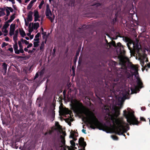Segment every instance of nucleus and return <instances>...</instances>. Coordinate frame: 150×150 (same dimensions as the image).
Wrapping results in <instances>:
<instances>
[{
  "label": "nucleus",
  "instance_id": "obj_32",
  "mask_svg": "<svg viewBox=\"0 0 150 150\" xmlns=\"http://www.w3.org/2000/svg\"><path fill=\"white\" fill-rule=\"evenodd\" d=\"M55 126L58 129H60L61 128V126L59 124L58 122H56Z\"/></svg>",
  "mask_w": 150,
  "mask_h": 150
},
{
  "label": "nucleus",
  "instance_id": "obj_63",
  "mask_svg": "<svg viewBox=\"0 0 150 150\" xmlns=\"http://www.w3.org/2000/svg\"><path fill=\"white\" fill-rule=\"evenodd\" d=\"M39 38H35L34 39V41H36L37 42H38V41H39Z\"/></svg>",
  "mask_w": 150,
  "mask_h": 150
},
{
  "label": "nucleus",
  "instance_id": "obj_6",
  "mask_svg": "<svg viewBox=\"0 0 150 150\" xmlns=\"http://www.w3.org/2000/svg\"><path fill=\"white\" fill-rule=\"evenodd\" d=\"M123 115L127 119V122L131 125H138L139 122L138 119L135 116L134 112H129L128 113L126 110L123 111Z\"/></svg>",
  "mask_w": 150,
  "mask_h": 150
},
{
  "label": "nucleus",
  "instance_id": "obj_15",
  "mask_svg": "<svg viewBox=\"0 0 150 150\" xmlns=\"http://www.w3.org/2000/svg\"><path fill=\"white\" fill-rule=\"evenodd\" d=\"M13 47L15 51V53L19 54L18 50V46L17 42H15L14 45H13Z\"/></svg>",
  "mask_w": 150,
  "mask_h": 150
},
{
  "label": "nucleus",
  "instance_id": "obj_17",
  "mask_svg": "<svg viewBox=\"0 0 150 150\" xmlns=\"http://www.w3.org/2000/svg\"><path fill=\"white\" fill-rule=\"evenodd\" d=\"M49 76H47L46 78L44 77L43 79L42 80V82H43L46 79H47V80L46 82V83L45 84V90H46L47 89V83H48L49 82V81H50V80L49 79Z\"/></svg>",
  "mask_w": 150,
  "mask_h": 150
},
{
  "label": "nucleus",
  "instance_id": "obj_34",
  "mask_svg": "<svg viewBox=\"0 0 150 150\" xmlns=\"http://www.w3.org/2000/svg\"><path fill=\"white\" fill-rule=\"evenodd\" d=\"M80 50H78L76 52V56H75L76 57V59L77 58V57H78L79 56V52H80Z\"/></svg>",
  "mask_w": 150,
  "mask_h": 150
},
{
  "label": "nucleus",
  "instance_id": "obj_14",
  "mask_svg": "<svg viewBox=\"0 0 150 150\" xmlns=\"http://www.w3.org/2000/svg\"><path fill=\"white\" fill-rule=\"evenodd\" d=\"M84 138L83 137H81L79 138V143L80 146L83 145V144H84L85 145V146H86V143L84 141Z\"/></svg>",
  "mask_w": 150,
  "mask_h": 150
},
{
  "label": "nucleus",
  "instance_id": "obj_39",
  "mask_svg": "<svg viewBox=\"0 0 150 150\" xmlns=\"http://www.w3.org/2000/svg\"><path fill=\"white\" fill-rule=\"evenodd\" d=\"M70 143L74 147L75 146V143L73 140H71L70 141Z\"/></svg>",
  "mask_w": 150,
  "mask_h": 150
},
{
  "label": "nucleus",
  "instance_id": "obj_10",
  "mask_svg": "<svg viewBox=\"0 0 150 150\" xmlns=\"http://www.w3.org/2000/svg\"><path fill=\"white\" fill-rule=\"evenodd\" d=\"M45 14L47 17L49 16V15L52 16V14L51 11L49 8V5H47L45 10Z\"/></svg>",
  "mask_w": 150,
  "mask_h": 150
},
{
  "label": "nucleus",
  "instance_id": "obj_3",
  "mask_svg": "<svg viewBox=\"0 0 150 150\" xmlns=\"http://www.w3.org/2000/svg\"><path fill=\"white\" fill-rule=\"evenodd\" d=\"M125 51L124 54L120 53V55L118 56L119 64L121 65V69L126 71L128 68L131 73V74H129V75H139L138 67L129 61L128 58L125 56Z\"/></svg>",
  "mask_w": 150,
  "mask_h": 150
},
{
  "label": "nucleus",
  "instance_id": "obj_42",
  "mask_svg": "<svg viewBox=\"0 0 150 150\" xmlns=\"http://www.w3.org/2000/svg\"><path fill=\"white\" fill-rule=\"evenodd\" d=\"M44 44L43 42H42L41 44V46L40 47V49L41 50H42L44 48Z\"/></svg>",
  "mask_w": 150,
  "mask_h": 150
},
{
  "label": "nucleus",
  "instance_id": "obj_18",
  "mask_svg": "<svg viewBox=\"0 0 150 150\" xmlns=\"http://www.w3.org/2000/svg\"><path fill=\"white\" fill-rule=\"evenodd\" d=\"M19 31L20 35L23 38L26 35V33L22 29L21 30L20 28L19 29Z\"/></svg>",
  "mask_w": 150,
  "mask_h": 150
},
{
  "label": "nucleus",
  "instance_id": "obj_58",
  "mask_svg": "<svg viewBox=\"0 0 150 150\" xmlns=\"http://www.w3.org/2000/svg\"><path fill=\"white\" fill-rule=\"evenodd\" d=\"M81 146L83 147L82 150H85V147L86 146H85L84 144H83V145H81Z\"/></svg>",
  "mask_w": 150,
  "mask_h": 150
},
{
  "label": "nucleus",
  "instance_id": "obj_31",
  "mask_svg": "<svg viewBox=\"0 0 150 150\" xmlns=\"http://www.w3.org/2000/svg\"><path fill=\"white\" fill-rule=\"evenodd\" d=\"M75 2V1L74 0H70V1L69 3L71 4V6H74Z\"/></svg>",
  "mask_w": 150,
  "mask_h": 150
},
{
  "label": "nucleus",
  "instance_id": "obj_53",
  "mask_svg": "<svg viewBox=\"0 0 150 150\" xmlns=\"http://www.w3.org/2000/svg\"><path fill=\"white\" fill-rule=\"evenodd\" d=\"M2 31L5 33H7L8 32V31L6 30V29H2Z\"/></svg>",
  "mask_w": 150,
  "mask_h": 150
},
{
  "label": "nucleus",
  "instance_id": "obj_56",
  "mask_svg": "<svg viewBox=\"0 0 150 150\" xmlns=\"http://www.w3.org/2000/svg\"><path fill=\"white\" fill-rule=\"evenodd\" d=\"M52 116H54L55 112V111L54 110H52Z\"/></svg>",
  "mask_w": 150,
  "mask_h": 150
},
{
  "label": "nucleus",
  "instance_id": "obj_19",
  "mask_svg": "<svg viewBox=\"0 0 150 150\" xmlns=\"http://www.w3.org/2000/svg\"><path fill=\"white\" fill-rule=\"evenodd\" d=\"M39 24L38 23H34L33 26V28L37 30L39 27Z\"/></svg>",
  "mask_w": 150,
  "mask_h": 150
},
{
  "label": "nucleus",
  "instance_id": "obj_2",
  "mask_svg": "<svg viewBox=\"0 0 150 150\" xmlns=\"http://www.w3.org/2000/svg\"><path fill=\"white\" fill-rule=\"evenodd\" d=\"M120 114L119 108L116 105H113L112 107L111 111L108 114L109 117L105 120H107L108 119V121L111 120L112 121L114 125L113 127L114 133L118 135H123L125 137V135L124 133H126L127 131L126 128V126L122 125L116 126L115 125V123H117L118 122L117 118Z\"/></svg>",
  "mask_w": 150,
  "mask_h": 150
},
{
  "label": "nucleus",
  "instance_id": "obj_36",
  "mask_svg": "<svg viewBox=\"0 0 150 150\" xmlns=\"http://www.w3.org/2000/svg\"><path fill=\"white\" fill-rule=\"evenodd\" d=\"M6 16L8 17V16L10 14V12L7 9H6Z\"/></svg>",
  "mask_w": 150,
  "mask_h": 150
},
{
  "label": "nucleus",
  "instance_id": "obj_52",
  "mask_svg": "<svg viewBox=\"0 0 150 150\" xmlns=\"http://www.w3.org/2000/svg\"><path fill=\"white\" fill-rule=\"evenodd\" d=\"M39 18L40 17H34V21L35 22L38 21H40V20L38 19V18Z\"/></svg>",
  "mask_w": 150,
  "mask_h": 150
},
{
  "label": "nucleus",
  "instance_id": "obj_49",
  "mask_svg": "<svg viewBox=\"0 0 150 150\" xmlns=\"http://www.w3.org/2000/svg\"><path fill=\"white\" fill-rule=\"evenodd\" d=\"M40 33H38L35 36V38H38L40 35Z\"/></svg>",
  "mask_w": 150,
  "mask_h": 150
},
{
  "label": "nucleus",
  "instance_id": "obj_24",
  "mask_svg": "<svg viewBox=\"0 0 150 150\" xmlns=\"http://www.w3.org/2000/svg\"><path fill=\"white\" fill-rule=\"evenodd\" d=\"M61 142L62 143L63 145H65V139L64 137H62V136H61Z\"/></svg>",
  "mask_w": 150,
  "mask_h": 150
},
{
  "label": "nucleus",
  "instance_id": "obj_8",
  "mask_svg": "<svg viewBox=\"0 0 150 150\" xmlns=\"http://www.w3.org/2000/svg\"><path fill=\"white\" fill-rule=\"evenodd\" d=\"M134 76L135 79H136V82L137 83V85L138 87L140 88H141L143 87V83L140 78L139 77V76Z\"/></svg>",
  "mask_w": 150,
  "mask_h": 150
},
{
  "label": "nucleus",
  "instance_id": "obj_40",
  "mask_svg": "<svg viewBox=\"0 0 150 150\" xmlns=\"http://www.w3.org/2000/svg\"><path fill=\"white\" fill-rule=\"evenodd\" d=\"M6 8L8 9L11 12H13V10L11 7H9L6 6Z\"/></svg>",
  "mask_w": 150,
  "mask_h": 150
},
{
  "label": "nucleus",
  "instance_id": "obj_64",
  "mask_svg": "<svg viewBox=\"0 0 150 150\" xmlns=\"http://www.w3.org/2000/svg\"><path fill=\"white\" fill-rule=\"evenodd\" d=\"M5 40L6 41H9V38L8 37H6L5 38Z\"/></svg>",
  "mask_w": 150,
  "mask_h": 150
},
{
  "label": "nucleus",
  "instance_id": "obj_54",
  "mask_svg": "<svg viewBox=\"0 0 150 150\" xmlns=\"http://www.w3.org/2000/svg\"><path fill=\"white\" fill-rule=\"evenodd\" d=\"M18 30L17 29L15 31V34L14 35L18 36Z\"/></svg>",
  "mask_w": 150,
  "mask_h": 150
},
{
  "label": "nucleus",
  "instance_id": "obj_47",
  "mask_svg": "<svg viewBox=\"0 0 150 150\" xmlns=\"http://www.w3.org/2000/svg\"><path fill=\"white\" fill-rule=\"evenodd\" d=\"M48 17V18L50 20L51 22L53 23L54 22V18H52L51 16H50Z\"/></svg>",
  "mask_w": 150,
  "mask_h": 150
},
{
  "label": "nucleus",
  "instance_id": "obj_55",
  "mask_svg": "<svg viewBox=\"0 0 150 150\" xmlns=\"http://www.w3.org/2000/svg\"><path fill=\"white\" fill-rule=\"evenodd\" d=\"M12 146L14 148V147H15V148L16 149H17L18 148V146H17V145L16 144H13L12 145Z\"/></svg>",
  "mask_w": 150,
  "mask_h": 150
},
{
  "label": "nucleus",
  "instance_id": "obj_21",
  "mask_svg": "<svg viewBox=\"0 0 150 150\" xmlns=\"http://www.w3.org/2000/svg\"><path fill=\"white\" fill-rule=\"evenodd\" d=\"M33 3L31 1L30 3L28 4L27 7V8L28 10H30L33 6Z\"/></svg>",
  "mask_w": 150,
  "mask_h": 150
},
{
  "label": "nucleus",
  "instance_id": "obj_26",
  "mask_svg": "<svg viewBox=\"0 0 150 150\" xmlns=\"http://www.w3.org/2000/svg\"><path fill=\"white\" fill-rule=\"evenodd\" d=\"M39 42H33V46L34 47H36L39 46Z\"/></svg>",
  "mask_w": 150,
  "mask_h": 150
},
{
  "label": "nucleus",
  "instance_id": "obj_12",
  "mask_svg": "<svg viewBox=\"0 0 150 150\" xmlns=\"http://www.w3.org/2000/svg\"><path fill=\"white\" fill-rule=\"evenodd\" d=\"M14 76H7V78L8 79L9 81L10 82V83H14L15 82V81H16V80L15 79L13 78V77Z\"/></svg>",
  "mask_w": 150,
  "mask_h": 150
},
{
  "label": "nucleus",
  "instance_id": "obj_13",
  "mask_svg": "<svg viewBox=\"0 0 150 150\" xmlns=\"http://www.w3.org/2000/svg\"><path fill=\"white\" fill-rule=\"evenodd\" d=\"M18 43L20 49L19 50H18L19 54L20 52L22 53H23L24 51L23 50V47L22 45L21 42V41H18Z\"/></svg>",
  "mask_w": 150,
  "mask_h": 150
},
{
  "label": "nucleus",
  "instance_id": "obj_7",
  "mask_svg": "<svg viewBox=\"0 0 150 150\" xmlns=\"http://www.w3.org/2000/svg\"><path fill=\"white\" fill-rule=\"evenodd\" d=\"M73 108L75 112H78L81 110V108H84V107L81 103L77 101L73 105Z\"/></svg>",
  "mask_w": 150,
  "mask_h": 150
},
{
  "label": "nucleus",
  "instance_id": "obj_22",
  "mask_svg": "<svg viewBox=\"0 0 150 150\" xmlns=\"http://www.w3.org/2000/svg\"><path fill=\"white\" fill-rule=\"evenodd\" d=\"M34 17H40L38 12L37 11L35 10L34 11Z\"/></svg>",
  "mask_w": 150,
  "mask_h": 150
},
{
  "label": "nucleus",
  "instance_id": "obj_46",
  "mask_svg": "<svg viewBox=\"0 0 150 150\" xmlns=\"http://www.w3.org/2000/svg\"><path fill=\"white\" fill-rule=\"evenodd\" d=\"M66 92L67 90L66 89H65L63 92V94L64 97V98H66Z\"/></svg>",
  "mask_w": 150,
  "mask_h": 150
},
{
  "label": "nucleus",
  "instance_id": "obj_9",
  "mask_svg": "<svg viewBox=\"0 0 150 150\" xmlns=\"http://www.w3.org/2000/svg\"><path fill=\"white\" fill-rule=\"evenodd\" d=\"M16 29V25L15 24H11L10 26L9 35L11 36L14 34V31Z\"/></svg>",
  "mask_w": 150,
  "mask_h": 150
},
{
  "label": "nucleus",
  "instance_id": "obj_25",
  "mask_svg": "<svg viewBox=\"0 0 150 150\" xmlns=\"http://www.w3.org/2000/svg\"><path fill=\"white\" fill-rule=\"evenodd\" d=\"M21 42H24L26 45H27L29 44L28 42L27 41L25 40H24L23 38H21Z\"/></svg>",
  "mask_w": 150,
  "mask_h": 150
},
{
  "label": "nucleus",
  "instance_id": "obj_30",
  "mask_svg": "<svg viewBox=\"0 0 150 150\" xmlns=\"http://www.w3.org/2000/svg\"><path fill=\"white\" fill-rule=\"evenodd\" d=\"M74 133H71V134L70 135L69 137L70 138H72L74 141H76L77 139L74 137Z\"/></svg>",
  "mask_w": 150,
  "mask_h": 150
},
{
  "label": "nucleus",
  "instance_id": "obj_43",
  "mask_svg": "<svg viewBox=\"0 0 150 150\" xmlns=\"http://www.w3.org/2000/svg\"><path fill=\"white\" fill-rule=\"evenodd\" d=\"M5 15V13L2 11H0V17Z\"/></svg>",
  "mask_w": 150,
  "mask_h": 150
},
{
  "label": "nucleus",
  "instance_id": "obj_45",
  "mask_svg": "<svg viewBox=\"0 0 150 150\" xmlns=\"http://www.w3.org/2000/svg\"><path fill=\"white\" fill-rule=\"evenodd\" d=\"M101 4L100 3H96L95 4H94L93 5L95 6L96 7H99L101 5Z\"/></svg>",
  "mask_w": 150,
  "mask_h": 150
},
{
  "label": "nucleus",
  "instance_id": "obj_60",
  "mask_svg": "<svg viewBox=\"0 0 150 150\" xmlns=\"http://www.w3.org/2000/svg\"><path fill=\"white\" fill-rule=\"evenodd\" d=\"M55 140H56V139L55 138H54V139H53V140L54 145H56V144H57L56 142H55Z\"/></svg>",
  "mask_w": 150,
  "mask_h": 150
},
{
  "label": "nucleus",
  "instance_id": "obj_28",
  "mask_svg": "<svg viewBox=\"0 0 150 150\" xmlns=\"http://www.w3.org/2000/svg\"><path fill=\"white\" fill-rule=\"evenodd\" d=\"M31 23H30V24L29 25L28 28H29V30H28V32L30 33H31L32 32L33 30V28H31Z\"/></svg>",
  "mask_w": 150,
  "mask_h": 150
},
{
  "label": "nucleus",
  "instance_id": "obj_62",
  "mask_svg": "<svg viewBox=\"0 0 150 150\" xmlns=\"http://www.w3.org/2000/svg\"><path fill=\"white\" fill-rule=\"evenodd\" d=\"M13 21H12L11 19H10L8 20L7 21H6V23H11V22Z\"/></svg>",
  "mask_w": 150,
  "mask_h": 150
},
{
  "label": "nucleus",
  "instance_id": "obj_44",
  "mask_svg": "<svg viewBox=\"0 0 150 150\" xmlns=\"http://www.w3.org/2000/svg\"><path fill=\"white\" fill-rule=\"evenodd\" d=\"M36 49L35 48H33L32 49V50H30L28 51V53H33V52L34 51H35V50Z\"/></svg>",
  "mask_w": 150,
  "mask_h": 150
},
{
  "label": "nucleus",
  "instance_id": "obj_51",
  "mask_svg": "<svg viewBox=\"0 0 150 150\" xmlns=\"http://www.w3.org/2000/svg\"><path fill=\"white\" fill-rule=\"evenodd\" d=\"M28 44L29 45L27 47V48H29L33 46V44L31 43H29Z\"/></svg>",
  "mask_w": 150,
  "mask_h": 150
},
{
  "label": "nucleus",
  "instance_id": "obj_41",
  "mask_svg": "<svg viewBox=\"0 0 150 150\" xmlns=\"http://www.w3.org/2000/svg\"><path fill=\"white\" fill-rule=\"evenodd\" d=\"M42 34L43 35L42 37L43 39H44L46 36L47 37V36H46V32H42Z\"/></svg>",
  "mask_w": 150,
  "mask_h": 150
},
{
  "label": "nucleus",
  "instance_id": "obj_16",
  "mask_svg": "<svg viewBox=\"0 0 150 150\" xmlns=\"http://www.w3.org/2000/svg\"><path fill=\"white\" fill-rule=\"evenodd\" d=\"M133 47L134 49L136 51L137 53H138L139 52L140 48L138 44L133 43Z\"/></svg>",
  "mask_w": 150,
  "mask_h": 150
},
{
  "label": "nucleus",
  "instance_id": "obj_48",
  "mask_svg": "<svg viewBox=\"0 0 150 150\" xmlns=\"http://www.w3.org/2000/svg\"><path fill=\"white\" fill-rule=\"evenodd\" d=\"M140 64L142 67H143L144 64V61L143 60H142L140 61Z\"/></svg>",
  "mask_w": 150,
  "mask_h": 150
},
{
  "label": "nucleus",
  "instance_id": "obj_4",
  "mask_svg": "<svg viewBox=\"0 0 150 150\" xmlns=\"http://www.w3.org/2000/svg\"><path fill=\"white\" fill-rule=\"evenodd\" d=\"M86 110L84 113L89 118L88 123L90 125V127L93 129L96 128L99 130L105 131V129L108 127L106 125L99 121L94 113L88 109Z\"/></svg>",
  "mask_w": 150,
  "mask_h": 150
},
{
  "label": "nucleus",
  "instance_id": "obj_27",
  "mask_svg": "<svg viewBox=\"0 0 150 150\" xmlns=\"http://www.w3.org/2000/svg\"><path fill=\"white\" fill-rule=\"evenodd\" d=\"M44 3V1L43 0H42L41 1L40 4H39L38 7L39 9H40L42 8V6Z\"/></svg>",
  "mask_w": 150,
  "mask_h": 150
},
{
  "label": "nucleus",
  "instance_id": "obj_50",
  "mask_svg": "<svg viewBox=\"0 0 150 150\" xmlns=\"http://www.w3.org/2000/svg\"><path fill=\"white\" fill-rule=\"evenodd\" d=\"M8 50L11 53L13 52V50L12 47H10L8 49Z\"/></svg>",
  "mask_w": 150,
  "mask_h": 150
},
{
  "label": "nucleus",
  "instance_id": "obj_23",
  "mask_svg": "<svg viewBox=\"0 0 150 150\" xmlns=\"http://www.w3.org/2000/svg\"><path fill=\"white\" fill-rule=\"evenodd\" d=\"M9 24L6 22L5 24L3 27L2 29H7L9 26Z\"/></svg>",
  "mask_w": 150,
  "mask_h": 150
},
{
  "label": "nucleus",
  "instance_id": "obj_5",
  "mask_svg": "<svg viewBox=\"0 0 150 150\" xmlns=\"http://www.w3.org/2000/svg\"><path fill=\"white\" fill-rule=\"evenodd\" d=\"M105 40L107 44L105 45V47L108 49L111 47V46H112L117 49L116 51L118 56L120 55V53L122 52V53L124 54L125 52V50H124V47H125L122 45L120 42L117 43L116 44L114 41L112 40L111 42L109 43L106 39H105Z\"/></svg>",
  "mask_w": 150,
  "mask_h": 150
},
{
  "label": "nucleus",
  "instance_id": "obj_1",
  "mask_svg": "<svg viewBox=\"0 0 150 150\" xmlns=\"http://www.w3.org/2000/svg\"><path fill=\"white\" fill-rule=\"evenodd\" d=\"M104 76V78L98 79L97 83L99 85L98 91L96 92V96L98 98L103 97L107 94L108 91L114 92L115 91L114 88L116 87L119 88L122 87L123 83L120 81L118 76Z\"/></svg>",
  "mask_w": 150,
  "mask_h": 150
},
{
  "label": "nucleus",
  "instance_id": "obj_35",
  "mask_svg": "<svg viewBox=\"0 0 150 150\" xmlns=\"http://www.w3.org/2000/svg\"><path fill=\"white\" fill-rule=\"evenodd\" d=\"M111 137L112 138L115 140H117L118 139V137L115 135H112Z\"/></svg>",
  "mask_w": 150,
  "mask_h": 150
},
{
  "label": "nucleus",
  "instance_id": "obj_20",
  "mask_svg": "<svg viewBox=\"0 0 150 150\" xmlns=\"http://www.w3.org/2000/svg\"><path fill=\"white\" fill-rule=\"evenodd\" d=\"M3 69L5 71H6L7 69V64L6 63H3L2 65Z\"/></svg>",
  "mask_w": 150,
  "mask_h": 150
},
{
  "label": "nucleus",
  "instance_id": "obj_57",
  "mask_svg": "<svg viewBox=\"0 0 150 150\" xmlns=\"http://www.w3.org/2000/svg\"><path fill=\"white\" fill-rule=\"evenodd\" d=\"M25 25L26 26H28V25L29 24V22H27L26 21V20H25Z\"/></svg>",
  "mask_w": 150,
  "mask_h": 150
},
{
  "label": "nucleus",
  "instance_id": "obj_11",
  "mask_svg": "<svg viewBox=\"0 0 150 150\" xmlns=\"http://www.w3.org/2000/svg\"><path fill=\"white\" fill-rule=\"evenodd\" d=\"M33 13L31 11L29 12L27 18V21L28 22H31L33 20Z\"/></svg>",
  "mask_w": 150,
  "mask_h": 150
},
{
  "label": "nucleus",
  "instance_id": "obj_33",
  "mask_svg": "<svg viewBox=\"0 0 150 150\" xmlns=\"http://www.w3.org/2000/svg\"><path fill=\"white\" fill-rule=\"evenodd\" d=\"M15 15L16 14L15 13L13 14L11 16L10 19L13 21L15 18Z\"/></svg>",
  "mask_w": 150,
  "mask_h": 150
},
{
  "label": "nucleus",
  "instance_id": "obj_29",
  "mask_svg": "<svg viewBox=\"0 0 150 150\" xmlns=\"http://www.w3.org/2000/svg\"><path fill=\"white\" fill-rule=\"evenodd\" d=\"M110 64H111L113 66H115L117 64L116 62L112 60L110 62Z\"/></svg>",
  "mask_w": 150,
  "mask_h": 150
},
{
  "label": "nucleus",
  "instance_id": "obj_61",
  "mask_svg": "<svg viewBox=\"0 0 150 150\" xmlns=\"http://www.w3.org/2000/svg\"><path fill=\"white\" fill-rule=\"evenodd\" d=\"M131 90L132 92H134L135 91V90L133 88H131Z\"/></svg>",
  "mask_w": 150,
  "mask_h": 150
},
{
  "label": "nucleus",
  "instance_id": "obj_38",
  "mask_svg": "<svg viewBox=\"0 0 150 150\" xmlns=\"http://www.w3.org/2000/svg\"><path fill=\"white\" fill-rule=\"evenodd\" d=\"M17 38L18 36L17 35L16 36V35H14L13 36V40L15 41V42H17L16 41L17 40Z\"/></svg>",
  "mask_w": 150,
  "mask_h": 150
},
{
  "label": "nucleus",
  "instance_id": "obj_37",
  "mask_svg": "<svg viewBox=\"0 0 150 150\" xmlns=\"http://www.w3.org/2000/svg\"><path fill=\"white\" fill-rule=\"evenodd\" d=\"M8 44V43H6L5 42H3L1 45V47L2 48H4L5 46H7Z\"/></svg>",
  "mask_w": 150,
  "mask_h": 150
},
{
  "label": "nucleus",
  "instance_id": "obj_59",
  "mask_svg": "<svg viewBox=\"0 0 150 150\" xmlns=\"http://www.w3.org/2000/svg\"><path fill=\"white\" fill-rule=\"evenodd\" d=\"M140 119L141 121H146L145 119V118H144L143 117H141L140 118Z\"/></svg>",
  "mask_w": 150,
  "mask_h": 150
}]
</instances>
